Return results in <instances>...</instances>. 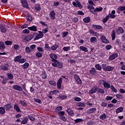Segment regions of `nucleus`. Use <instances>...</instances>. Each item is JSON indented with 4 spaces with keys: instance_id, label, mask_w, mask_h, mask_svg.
<instances>
[{
    "instance_id": "obj_1",
    "label": "nucleus",
    "mask_w": 125,
    "mask_h": 125,
    "mask_svg": "<svg viewBox=\"0 0 125 125\" xmlns=\"http://www.w3.org/2000/svg\"><path fill=\"white\" fill-rule=\"evenodd\" d=\"M39 34L37 32H34L32 34H30L27 36L25 35L21 36V39L22 41L25 42H30L32 39H34V41H37V40H40V39H42L43 38V33L42 31H39Z\"/></svg>"
},
{
    "instance_id": "obj_2",
    "label": "nucleus",
    "mask_w": 125,
    "mask_h": 125,
    "mask_svg": "<svg viewBox=\"0 0 125 125\" xmlns=\"http://www.w3.org/2000/svg\"><path fill=\"white\" fill-rule=\"evenodd\" d=\"M102 66L103 67V69L104 70V71H105V72H111V71H113L114 69H115V67L110 65H107V64L106 63H103L102 64Z\"/></svg>"
},
{
    "instance_id": "obj_3",
    "label": "nucleus",
    "mask_w": 125,
    "mask_h": 125,
    "mask_svg": "<svg viewBox=\"0 0 125 125\" xmlns=\"http://www.w3.org/2000/svg\"><path fill=\"white\" fill-rule=\"evenodd\" d=\"M52 66L55 67H58L59 69H62L63 68V63L58 60L55 62L52 63Z\"/></svg>"
},
{
    "instance_id": "obj_4",
    "label": "nucleus",
    "mask_w": 125,
    "mask_h": 125,
    "mask_svg": "<svg viewBox=\"0 0 125 125\" xmlns=\"http://www.w3.org/2000/svg\"><path fill=\"white\" fill-rule=\"evenodd\" d=\"M72 4L75 6V7H79L80 9H82V8H83V5H82L81 2L78 0H76V2L73 1Z\"/></svg>"
},
{
    "instance_id": "obj_5",
    "label": "nucleus",
    "mask_w": 125,
    "mask_h": 125,
    "mask_svg": "<svg viewBox=\"0 0 125 125\" xmlns=\"http://www.w3.org/2000/svg\"><path fill=\"white\" fill-rule=\"evenodd\" d=\"M49 56L52 60V62H53V63H55L56 62L58 61L57 58H58V57L57 56V55H56V54L54 53H52L50 54Z\"/></svg>"
},
{
    "instance_id": "obj_6",
    "label": "nucleus",
    "mask_w": 125,
    "mask_h": 125,
    "mask_svg": "<svg viewBox=\"0 0 125 125\" xmlns=\"http://www.w3.org/2000/svg\"><path fill=\"white\" fill-rule=\"evenodd\" d=\"M74 78L75 81H76L77 83H79V84H82V80H81L80 76H79L78 74H74Z\"/></svg>"
},
{
    "instance_id": "obj_7",
    "label": "nucleus",
    "mask_w": 125,
    "mask_h": 125,
    "mask_svg": "<svg viewBox=\"0 0 125 125\" xmlns=\"http://www.w3.org/2000/svg\"><path fill=\"white\" fill-rule=\"evenodd\" d=\"M4 108H5V110L6 111H9L10 109H12V108H13V105H12L11 103L10 102L9 104H5L4 106Z\"/></svg>"
},
{
    "instance_id": "obj_8",
    "label": "nucleus",
    "mask_w": 125,
    "mask_h": 125,
    "mask_svg": "<svg viewBox=\"0 0 125 125\" xmlns=\"http://www.w3.org/2000/svg\"><path fill=\"white\" fill-rule=\"evenodd\" d=\"M63 81V79L62 78H60L59 79L57 82V87L58 89H60L61 88V84H62V82Z\"/></svg>"
},
{
    "instance_id": "obj_9",
    "label": "nucleus",
    "mask_w": 125,
    "mask_h": 125,
    "mask_svg": "<svg viewBox=\"0 0 125 125\" xmlns=\"http://www.w3.org/2000/svg\"><path fill=\"white\" fill-rule=\"evenodd\" d=\"M116 33L118 35H123L125 33V30L122 27H119L116 30Z\"/></svg>"
},
{
    "instance_id": "obj_10",
    "label": "nucleus",
    "mask_w": 125,
    "mask_h": 125,
    "mask_svg": "<svg viewBox=\"0 0 125 125\" xmlns=\"http://www.w3.org/2000/svg\"><path fill=\"white\" fill-rule=\"evenodd\" d=\"M100 39L102 42L104 43H109V40L106 39V37L104 36V35H102L100 37Z\"/></svg>"
},
{
    "instance_id": "obj_11",
    "label": "nucleus",
    "mask_w": 125,
    "mask_h": 125,
    "mask_svg": "<svg viewBox=\"0 0 125 125\" xmlns=\"http://www.w3.org/2000/svg\"><path fill=\"white\" fill-rule=\"evenodd\" d=\"M118 57V53H116L112 55H111L108 58L109 61H112V60H114Z\"/></svg>"
},
{
    "instance_id": "obj_12",
    "label": "nucleus",
    "mask_w": 125,
    "mask_h": 125,
    "mask_svg": "<svg viewBox=\"0 0 125 125\" xmlns=\"http://www.w3.org/2000/svg\"><path fill=\"white\" fill-rule=\"evenodd\" d=\"M66 112L71 117H74V116H75V113L70 108H67Z\"/></svg>"
},
{
    "instance_id": "obj_13",
    "label": "nucleus",
    "mask_w": 125,
    "mask_h": 125,
    "mask_svg": "<svg viewBox=\"0 0 125 125\" xmlns=\"http://www.w3.org/2000/svg\"><path fill=\"white\" fill-rule=\"evenodd\" d=\"M13 88L15 90H17L18 91H22L23 90V88H22V87L18 85H14L13 86Z\"/></svg>"
},
{
    "instance_id": "obj_14",
    "label": "nucleus",
    "mask_w": 125,
    "mask_h": 125,
    "mask_svg": "<svg viewBox=\"0 0 125 125\" xmlns=\"http://www.w3.org/2000/svg\"><path fill=\"white\" fill-rule=\"evenodd\" d=\"M55 12L54 11V10H52L50 13H49V16L51 18V19H52V20H55Z\"/></svg>"
},
{
    "instance_id": "obj_15",
    "label": "nucleus",
    "mask_w": 125,
    "mask_h": 125,
    "mask_svg": "<svg viewBox=\"0 0 125 125\" xmlns=\"http://www.w3.org/2000/svg\"><path fill=\"white\" fill-rule=\"evenodd\" d=\"M21 2L22 6L25 8H28V2H27V0H21Z\"/></svg>"
},
{
    "instance_id": "obj_16",
    "label": "nucleus",
    "mask_w": 125,
    "mask_h": 125,
    "mask_svg": "<svg viewBox=\"0 0 125 125\" xmlns=\"http://www.w3.org/2000/svg\"><path fill=\"white\" fill-rule=\"evenodd\" d=\"M5 49V45L4 44V42L0 41V51H2Z\"/></svg>"
},
{
    "instance_id": "obj_17",
    "label": "nucleus",
    "mask_w": 125,
    "mask_h": 125,
    "mask_svg": "<svg viewBox=\"0 0 125 125\" xmlns=\"http://www.w3.org/2000/svg\"><path fill=\"white\" fill-rule=\"evenodd\" d=\"M7 65L8 64H2L0 65V68L1 69V70H3V71H8V66H7Z\"/></svg>"
},
{
    "instance_id": "obj_18",
    "label": "nucleus",
    "mask_w": 125,
    "mask_h": 125,
    "mask_svg": "<svg viewBox=\"0 0 125 125\" xmlns=\"http://www.w3.org/2000/svg\"><path fill=\"white\" fill-rule=\"evenodd\" d=\"M124 10H125V6H120L117 8V13L118 14H120L122 11H124Z\"/></svg>"
},
{
    "instance_id": "obj_19",
    "label": "nucleus",
    "mask_w": 125,
    "mask_h": 125,
    "mask_svg": "<svg viewBox=\"0 0 125 125\" xmlns=\"http://www.w3.org/2000/svg\"><path fill=\"white\" fill-rule=\"evenodd\" d=\"M104 87L106 89H109L111 87V84L107 82H105L104 83Z\"/></svg>"
},
{
    "instance_id": "obj_20",
    "label": "nucleus",
    "mask_w": 125,
    "mask_h": 125,
    "mask_svg": "<svg viewBox=\"0 0 125 125\" xmlns=\"http://www.w3.org/2000/svg\"><path fill=\"white\" fill-rule=\"evenodd\" d=\"M102 10H103V8L102 6H100L99 8H96L93 11H92V13L94 14V13L100 12V11H102Z\"/></svg>"
},
{
    "instance_id": "obj_21",
    "label": "nucleus",
    "mask_w": 125,
    "mask_h": 125,
    "mask_svg": "<svg viewBox=\"0 0 125 125\" xmlns=\"http://www.w3.org/2000/svg\"><path fill=\"white\" fill-rule=\"evenodd\" d=\"M27 29L30 30V31H33V32H37L38 31V29L37 28V26L35 25H33L32 26L27 27Z\"/></svg>"
},
{
    "instance_id": "obj_22",
    "label": "nucleus",
    "mask_w": 125,
    "mask_h": 125,
    "mask_svg": "<svg viewBox=\"0 0 125 125\" xmlns=\"http://www.w3.org/2000/svg\"><path fill=\"white\" fill-rule=\"evenodd\" d=\"M14 109L16 112H18V113H20V112H21V109H20L19 106L17 104H15L14 105Z\"/></svg>"
},
{
    "instance_id": "obj_23",
    "label": "nucleus",
    "mask_w": 125,
    "mask_h": 125,
    "mask_svg": "<svg viewBox=\"0 0 125 125\" xmlns=\"http://www.w3.org/2000/svg\"><path fill=\"white\" fill-rule=\"evenodd\" d=\"M89 73L91 75H92V76H95V75H96V69H95L94 67H92L91 70L89 71Z\"/></svg>"
},
{
    "instance_id": "obj_24",
    "label": "nucleus",
    "mask_w": 125,
    "mask_h": 125,
    "mask_svg": "<svg viewBox=\"0 0 125 125\" xmlns=\"http://www.w3.org/2000/svg\"><path fill=\"white\" fill-rule=\"evenodd\" d=\"M35 9L37 10V11H40L42 8L41 7V4L36 3L35 4Z\"/></svg>"
},
{
    "instance_id": "obj_25",
    "label": "nucleus",
    "mask_w": 125,
    "mask_h": 125,
    "mask_svg": "<svg viewBox=\"0 0 125 125\" xmlns=\"http://www.w3.org/2000/svg\"><path fill=\"white\" fill-rule=\"evenodd\" d=\"M92 27L93 28H94L95 29H96L97 30H101L102 29L103 27L102 26L99 25H95V24H92Z\"/></svg>"
},
{
    "instance_id": "obj_26",
    "label": "nucleus",
    "mask_w": 125,
    "mask_h": 125,
    "mask_svg": "<svg viewBox=\"0 0 125 125\" xmlns=\"http://www.w3.org/2000/svg\"><path fill=\"white\" fill-rule=\"evenodd\" d=\"M124 111V107L123 106H120V107H118L116 110V114H119V113H122Z\"/></svg>"
},
{
    "instance_id": "obj_27",
    "label": "nucleus",
    "mask_w": 125,
    "mask_h": 125,
    "mask_svg": "<svg viewBox=\"0 0 125 125\" xmlns=\"http://www.w3.org/2000/svg\"><path fill=\"white\" fill-rule=\"evenodd\" d=\"M42 78L43 80H45L47 78V75L46 74V72L45 71H42Z\"/></svg>"
},
{
    "instance_id": "obj_28",
    "label": "nucleus",
    "mask_w": 125,
    "mask_h": 125,
    "mask_svg": "<svg viewBox=\"0 0 125 125\" xmlns=\"http://www.w3.org/2000/svg\"><path fill=\"white\" fill-rule=\"evenodd\" d=\"M80 50H81V51H84V52H88V51L87 48L83 46H81L80 47Z\"/></svg>"
},
{
    "instance_id": "obj_29",
    "label": "nucleus",
    "mask_w": 125,
    "mask_h": 125,
    "mask_svg": "<svg viewBox=\"0 0 125 125\" xmlns=\"http://www.w3.org/2000/svg\"><path fill=\"white\" fill-rule=\"evenodd\" d=\"M28 121H29V119H28V117H25L23 118V120L21 121V124L26 125V124H28Z\"/></svg>"
},
{
    "instance_id": "obj_30",
    "label": "nucleus",
    "mask_w": 125,
    "mask_h": 125,
    "mask_svg": "<svg viewBox=\"0 0 125 125\" xmlns=\"http://www.w3.org/2000/svg\"><path fill=\"white\" fill-rule=\"evenodd\" d=\"M22 58V56L19 55L15 57L14 61V62H19L20 61V59Z\"/></svg>"
},
{
    "instance_id": "obj_31",
    "label": "nucleus",
    "mask_w": 125,
    "mask_h": 125,
    "mask_svg": "<svg viewBox=\"0 0 125 125\" xmlns=\"http://www.w3.org/2000/svg\"><path fill=\"white\" fill-rule=\"evenodd\" d=\"M108 118V116L106 115V114L104 113L101 116H100V120H102V121H104V120H105Z\"/></svg>"
},
{
    "instance_id": "obj_32",
    "label": "nucleus",
    "mask_w": 125,
    "mask_h": 125,
    "mask_svg": "<svg viewBox=\"0 0 125 125\" xmlns=\"http://www.w3.org/2000/svg\"><path fill=\"white\" fill-rule=\"evenodd\" d=\"M96 111V108L92 107L89 109L88 112L89 114H92L93 113H95Z\"/></svg>"
},
{
    "instance_id": "obj_33",
    "label": "nucleus",
    "mask_w": 125,
    "mask_h": 125,
    "mask_svg": "<svg viewBox=\"0 0 125 125\" xmlns=\"http://www.w3.org/2000/svg\"><path fill=\"white\" fill-rule=\"evenodd\" d=\"M83 21L84 23H89L90 22V17H85L83 19Z\"/></svg>"
},
{
    "instance_id": "obj_34",
    "label": "nucleus",
    "mask_w": 125,
    "mask_h": 125,
    "mask_svg": "<svg viewBox=\"0 0 125 125\" xmlns=\"http://www.w3.org/2000/svg\"><path fill=\"white\" fill-rule=\"evenodd\" d=\"M110 88L112 92H115V93H117V92H118V90H117V89L115 88V86H114V85H111Z\"/></svg>"
},
{
    "instance_id": "obj_35",
    "label": "nucleus",
    "mask_w": 125,
    "mask_h": 125,
    "mask_svg": "<svg viewBox=\"0 0 125 125\" xmlns=\"http://www.w3.org/2000/svg\"><path fill=\"white\" fill-rule=\"evenodd\" d=\"M0 29L2 33H5V32H6V28H5V27L3 25H0Z\"/></svg>"
},
{
    "instance_id": "obj_36",
    "label": "nucleus",
    "mask_w": 125,
    "mask_h": 125,
    "mask_svg": "<svg viewBox=\"0 0 125 125\" xmlns=\"http://www.w3.org/2000/svg\"><path fill=\"white\" fill-rule=\"evenodd\" d=\"M0 114L1 115H4V114H5V108L4 107H0Z\"/></svg>"
},
{
    "instance_id": "obj_37",
    "label": "nucleus",
    "mask_w": 125,
    "mask_h": 125,
    "mask_svg": "<svg viewBox=\"0 0 125 125\" xmlns=\"http://www.w3.org/2000/svg\"><path fill=\"white\" fill-rule=\"evenodd\" d=\"M90 42L92 43H94V42H96L97 41V38H96V37H92L90 38Z\"/></svg>"
},
{
    "instance_id": "obj_38",
    "label": "nucleus",
    "mask_w": 125,
    "mask_h": 125,
    "mask_svg": "<svg viewBox=\"0 0 125 125\" xmlns=\"http://www.w3.org/2000/svg\"><path fill=\"white\" fill-rule=\"evenodd\" d=\"M85 105L86 104L85 103L79 102L77 104V106L78 107H84Z\"/></svg>"
},
{
    "instance_id": "obj_39",
    "label": "nucleus",
    "mask_w": 125,
    "mask_h": 125,
    "mask_svg": "<svg viewBox=\"0 0 125 125\" xmlns=\"http://www.w3.org/2000/svg\"><path fill=\"white\" fill-rule=\"evenodd\" d=\"M56 93H59V91L58 90H54L53 91H51L49 92V95H53L54 94H56Z\"/></svg>"
},
{
    "instance_id": "obj_40",
    "label": "nucleus",
    "mask_w": 125,
    "mask_h": 125,
    "mask_svg": "<svg viewBox=\"0 0 125 125\" xmlns=\"http://www.w3.org/2000/svg\"><path fill=\"white\" fill-rule=\"evenodd\" d=\"M22 66V68L28 69V68H29V66H30V64H29L28 62H25Z\"/></svg>"
},
{
    "instance_id": "obj_41",
    "label": "nucleus",
    "mask_w": 125,
    "mask_h": 125,
    "mask_svg": "<svg viewBox=\"0 0 125 125\" xmlns=\"http://www.w3.org/2000/svg\"><path fill=\"white\" fill-rule=\"evenodd\" d=\"M111 38L112 41L116 39V31L114 30L112 31Z\"/></svg>"
},
{
    "instance_id": "obj_42",
    "label": "nucleus",
    "mask_w": 125,
    "mask_h": 125,
    "mask_svg": "<svg viewBox=\"0 0 125 125\" xmlns=\"http://www.w3.org/2000/svg\"><path fill=\"white\" fill-rule=\"evenodd\" d=\"M109 18H110V17L109 16V15L106 16L105 18H104L103 20V23L104 24H105V23H106L107 22V21H108L109 20Z\"/></svg>"
},
{
    "instance_id": "obj_43",
    "label": "nucleus",
    "mask_w": 125,
    "mask_h": 125,
    "mask_svg": "<svg viewBox=\"0 0 125 125\" xmlns=\"http://www.w3.org/2000/svg\"><path fill=\"white\" fill-rule=\"evenodd\" d=\"M58 98H59V99H62V100H64L65 99H66V98H67V95H59L58 96Z\"/></svg>"
},
{
    "instance_id": "obj_44",
    "label": "nucleus",
    "mask_w": 125,
    "mask_h": 125,
    "mask_svg": "<svg viewBox=\"0 0 125 125\" xmlns=\"http://www.w3.org/2000/svg\"><path fill=\"white\" fill-rule=\"evenodd\" d=\"M83 120L81 118H77L74 120L75 124H78V123H83Z\"/></svg>"
},
{
    "instance_id": "obj_45",
    "label": "nucleus",
    "mask_w": 125,
    "mask_h": 125,
    "mask_svg": "<svg viewBox=\"0 0 125 125\" xmlns=\"http://www.w3.org/2000/svg\"><path fill=\"white\" fill-rule=\"evenodd\" d=\"M95 68H96L97 70H98V71H101L102 70V67L99 64V63H98L95 65Z\"/></svg>"
},
{
    "instance_id": "obj_46",
    "label": "nucleus",
    "mask_w": 125,
    "mask_h": 125,
    "mask_svg": "<svg viewBox=\"0 0 125 125\" xmlns=\"http://www.w3.org/2000/svg\"><path fill=\"white\" fill-rule=\"evenodd\" d=\"M7 76L9 80H12L13 79V75L12 74V73H7Z\"/></svg>"
},
{
    "instance_id": "obj_47",
    "label": "nucleus",
    "mask_w": 125,
    "mask_h": 125,
    "mask_svg": "<svg viewBox=\"0 0 125 125\" xmlns=\"http://www.w3.org/2000/svg\"><path fill=\"white\" fill-rule=\"evenodd\" d=\"M49 83L51 84V85H53L54 86H56V82L53 80H50L49 81Z\"/></svg>"
},
{
    "instance_id": "obj_48",
    "label": "nucleus",
    "mask_w": 125,
    "mask_h": 125,
    "mask_svg": "<svg viewBox=\"0 0 125 125\" xmlns=\"http://www.w3.org/2000/svg\"><path fill=\"white\" fill-rule=\"evenodd\" d=\"M63 109V107L61 106H59L56 107V108L55 109V111L56 112H60L61 111H62Z\"/></svg>"
},
{
    "instance_id": "obj_49",
    "label": "nucleus",
    "mask_w": 125,
    "mask_h": 125,
    "mask_svg": "<svg viewBox=\"0 0 125 125\" xmlns=\"http://www.w3.org/2000/svg\"><path fill=\"white\" fill-rule=\"evenodd\" d=\"M13 42L10 41H5V44L6 45H12Z\"/></svg>"
},
{
    "instance_id": "obj_50",
    "label": "nucleus",
    "mask_w": 125,
    "mask_h": 125,
    "mask_svg": "<svg viewBox=\"0 0 125 125\" xmlns=\"http://www.w3.org/2000/svg\"><path fill=\"white\" fill-rule=\"evenodd\" d=\"M60 120L62 121V122H67V118L64 115H63L62 116H60Z\"/></svg>"
},
{
    "instance_id": "obj_51",
    "label": "nucleus",
    "mask_w": 125,
    "mask_h": 125,
    "mask_svg": "<svg viewBox=\"0 0 125 125\" xmlns=\"http://www.w3.org/2000/svg\"><path fill=\"white\" fill-rule=\"evenodd\" d=\"M58 48V45L54 44L51 46V50H56V49H57Z\"/></svg>"
},
{
    "instance_id": "obj_52",
    "label": "nucleus",
    "mask_w": 125,
    "mask_h": 125,
    "mask_svg": "<svg viewBox=\"0 0 125 125\" xmlns=\"http://www.w3.org/2000/svg\"><path fill=\"white\" fill-rule=\"evenodd\" d=\"M20 103L21 104V106H24L25 107H26V106H27V105H28V104L27 103H26L25 102H24L23 101H22V100H20Z\"/></svg>"
},
{
    "instance_id": "obj_53",
    "label": "nucleus",
    "mask_w": 125,
    "mask_h": 125,
    "mask_svg": "<svg viewBox=\"0 0 125 125\" xmlns=\"http://www.w3.org/2000/svg\"><path fill=\"white\" fill-rule=\"evenodd\" d=\"M69 32L68 31L63 32L62 33V38H66Z\"/></svg>"
},
{
    "instance_id": "obj_54",
    "label": "nucleus",
    "mask_w": 125,
    "mask_h": 125,
    "mask_svg": "<svg viewBox=\"0 0 125 125\" xmlns=\"http://www.w3.org/2000/svg\"><path fill=\"white\" fill-rule=\"evenodd\" d=\"M58 114L59 117H62L65 115V111H60L58 113Z\"/></svg>"
},
{
    "instance_id": "obj_55",
    "label": "nucleus",
    "mask_w": 125,
    "mask_h": 125,
    "mask_svg": "<svg viewBox=\"0 0 125 125\" xmlns=\"http://www.w3.org/2000/svg\"><path fill=\"white\" fill-rule=\"evenodd\" d=\"M7 81H8V78H5V79H4L2 80L1 83L2 84H6Z\"/></svg>"
},
{
    "instance_id": "obj_56",
    "label": "nucleus",
    "mask_w": 125,
    "mask_h": 125,
    "mask_svg": "<svg viewBox=\"0 0 125 125\" xmlns=\"http://www.w3.org/2000/svg\"><path fill=\"white\" fill-rule=\"evenodd\" d=\"M113 98H114L112 96H107L105 98V100H106V101H110L112 100V99H113Z\"/></svg>"
},
{
    "instance_id": "obj_57",
    "label": "nucleus",
    "mask_w": 125,
    "mask_h": 125,
    "mask_svg": "<svg viewBox=\"0 0 125 125\" xmlns=\"http://www.w3.org/2000/svg\"><path fill=\"white\" fill-rule=\"evenodd\" d=\"M74 100L77 102H80L82 101V99L79 97H74Z\"/></svg>"
},
{
    "instance_id": "obj_58",
    "label": "nucleus",
    "mask_w": 125,
    "mask_h": 125,
    "mask_svg": "<svg viewBox=\"0 0 125 125\" xmlns=\"http://www.w3.org/2000/svg\"><path fill=\"white\" fill-rule=\"evenodd\" d=\"M26 62V59L24 58H21L20 59V61L19 62V63H21V64H23V63H25Z\"/></svg>"
},
{
    "instance_id": "obj_59",
    "label": "nucleus",
    "mask_w": 125,
    "mask_h": 125,
    "mask_svg": "<svg viewBox=\"0 0 125 125\" xmlns=\"http://www.w3.org/2000/svg\"><path fill=\"white\" fill-rule=\"evenodd\" d=\"M48 30H49V29L48 28V27H47L45 29H43L42 32V34H46V33L48 32Z\"/></svg>"
},
{
    "instance_id": "obj_60",
    "label": "nucleus",
    "mask_w": 125,
    "mask_h": 125,
    "mask_svg": "<svg viewBox=\"0 0 125 125\" xmlns=\"http://www.w3.org/2000/svg\"><path fill=\"white\" fill-rule=\"evenodd\" d=\"M34 100L35 102H37V103H39V104H42V101L40 99L34 98Z\"/></svg>"
},
{
    "instance_id": "obj_61",
    "label": "nucleus",
    "mask_w": 125,
    "mask_h": 125,
    "mask_svg": "<svg viewBox=\"0 0 125 125\" xmlns=\"http://www.w3.org/2000/svg\"><path fill=\"white\" fill-rule=\"evenodd\" d=\"M70 49H71V47L70 46H64L63 47V50H64V51H68V50H70Z\"/></svg>"
},
{
    "instance_id": "obj_62",
    "label": "nucleus",
    "mask_w": 125,
    "mask_h": 125,
    "mask_svg": "<svg viewBox=\"0 0 125 125\" xmlns=\"http://www.w3.org/2000/svg\"><path fill=\"white\" fill-rule=\"evenodd\" d=\"M98 92H99V93H101V94H104V93H105V91L104 90V89L100 88L99 89V90H98Z\"/></svg>"
},
{
    "instance_id": "obj_63",
    "label": "nucleus",
    "mask_w": 125,
    "mask_h": 125,
    "mask_svg": "<svg viewBox=\"0 0 125 125\" xmlns=\"http://www.w3.org/2000/svg\"><path fill=\"white\" fill-rule=\"evenodd\" d=\"M105 82H106L104 80H100L99 81V84H100V85H101L102 84H103V85H104V83H105Z\"/></svg>"
},
{
    "instance_id": "obj_64",
    "label": "nucleus",
    "mask_w": 125,
    "mask_h": 125,
    "mask_svg": "<svg viewBox=\"0 0 125 125\" xmlns=\"http://www.w3.org/2000/svg\"><path fill=\"white\" fill-rule=\"evenodd\" d=\"M96 91L94 90V88L92 87L91 89L89 91V93L90 94H93V93H95Z\"/></svg>"
}]
</instances>
